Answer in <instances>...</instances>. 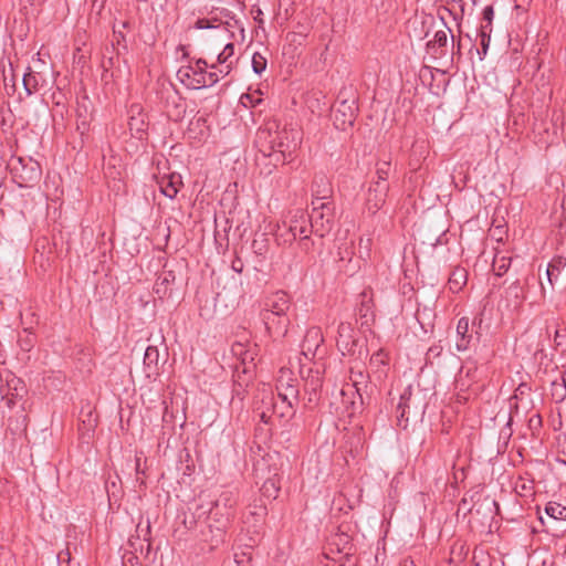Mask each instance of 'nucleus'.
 Here are the masks:
<instances>
[{
    "label": "nucleus",
    "mask_w": 566,
    "mask_h": 566,
    "mask_svg": "<svg viewBox=\"0 0 566 566\" xmlns=\"http://www.w3.org/2000/svg\"><path fill=\"white\" fill-rule=\"evenodd\" d=\"M302 134L294 128H279L277 125L259 128L255 146L263 158H269L275 168L279 164H290L301 145Z\"/></svg>",
    "instance_id": "1"
},
{
    "label": "nucleus",
    "mask_w": 566,
    "mask_h": 566,
    "mask_svg": "<svg viewBox=\"0 0 566 566\" xmlns=\"http://www.w3.org/2000/svg\"><path fill=\"white\" fill-rule=\"evenodd\" d=\"M427 399L426 392L419 388L409 385L400 395L397 405V421L399 426L407 427L409 416L422 417L426 412Z\"/></svg>",
    "instance_id": "2"
},
{
    "label": "nucleus",
    "mask_w": 566,
    "mask_h": 566,
    "mask_svg": "<svg viewBox=\"0 0 566 566\" xmlns=\"http://www.w3.org/2000/svg\"><path fill=\"white\" fill-rule=\"evenodd\" d=\"M324 364L313 363V366L302 365L300 374L303 379L304 406L308 409L315 408L321 400L323 387Z\"/></svg>",
    "instance_id": "3"
},
{
    "label": "nucleus",
    "mask_w": 566,
    "mask_h": 566,
    "mask_svg": "<svg viewBox=\"0 0 566 566\" xmlns=\"http://www.w3.org/2000/svg\"><path fill=\"white\" fill-rule=\"evenodd\" d=\"M336 346L342 356L354 357L355 360L361 361L367 357L368 350L366 346L355 335L352 323L340 322L337 327Z\"/></svg>",
    "instance_id": "4"
},
{
    "label": "nucleus",
    "mask_w": 566,
    "mask_h": 566,
    "mask_svg": "<svg viewBox=\"0 0 566 566\" xmlns=\"http://www.w3.org/2000/svg\"><path fill=\"white\" fill-rule=\"evenodd\" d=\"M335 206L333 201L319 202L308 214L311 231L318 238H324L334 226Z\"/></svg>",
    "instance_id": "5"
},
{
    "label": "nucleus",
    "mask_w": 566,
    "mask_h": 566,
    "mask_svg": "<svg viewBox=\"0 0 566 566\" xmlns=\"http://www.w3.org/2000/svg\"><path fill=\"white\" fill-rule=\"evenodd\" d=\"M357 112L358 107L355 98L339 101L334 112L335 126L342 130L352 127L355 123Z\"/></svg>",
    "instance_id": "6"
},
{
    "label": "nucleus",
    "mask_w": 566,
    "mask_h": 566,
    "mask_svg": "<svg viewBox=\"0 0 566 566\" xmlns=\"http://www.w3.org/2000/svg\"><path fill=\"white\" fill-rule=\"evenodd\" d=\"M389 191V182L370 181L365 199V207L370 214H375L385 205Z\"/></svg>",
    "instance_id": "7"
},
{
    "label": "nucleus",
    "mask_w": 566,
    "mask_h": 566,
    "mask_svg": "<svg viewBox=\"0 0 566 566\" xmlns=\"http://www.w3.org/2000/svg\"><path fill=\"white\" fill-rule=\"evenodd\" d=\"M261 319L263 321L268 334L273 340L282 339L286 336L291 319L289 314L286 315H274L268 313H260Z\"/></svg>",
    "instance_id": "8"
},
{
    "label": "nucleus",
    "mask_w": 566,
    "mask_h": 566,
    "mask_svg": "<svg viewBox=\"0 0 566 566\" xmlns=\"http://www.w3.org/2000/svg\"><path fill=\"white\" fill-rule=\"evenodd\" d=\"M128 128L133 137L144 139L147 136L148 122L147 115L143 112L139 104H133L128 111Z\"/></svg>",
    "instance_id": "9"
},
{
    "label": "nucleus",
    "mask_w": 566,
    "mask_h": 566,
    "mask_svg": "<svg viewBox=\"0 0 566 566\" xmlns=\"http://www.w3.org/2000/svg\"><path fill=\"white\" fill-rule=\"evenodd\" d=\"M192 75L195 81L199 82L200 88L213 86L219 82V75L216 72L207 71V69H216V64H208L205 59H197L191 63Z\"/></svg>",
    "instance_id": "10"
},
{
    "label": "nucleus",
    "mask_w": 566,
    "mask_h": 566,
    "mask_svg": "<svg viewBox=\"0 0 566 566\" xmlns=\"http://www.w3.org/2000/svg\"><path fill=\"white\" fill-rule=\"evenodd\" d=\"M323 343L324 337L322 329L317 326L310 327L306 331V334L301 345L302 355L308 360L314 359L318 354Z\"/></svg>",
    "instance_id": "11"
},
{
    "label": "nucleus",
    "mask_w": 566,
    "mask_h": 566,
    "mask_svg": "<svg viewBox=\"0 0 566 566\" xmlns=\"http://www.w3.org/2000/svg\"><path fill=\"white\" fill-rule=\"evenodd\" d=\"M311 233L313 231H311L308 214L301 209H296L289 222L290 239L284 240V242H291Z\"/></svg>",
    "instance_id": "12"
},
{
    "label": "nucleus",
    "mask_w": 566,
    "mask_h": 566,
    "mask_svg": "<svg viewBox=\"0 0 566 566\" xmlns=\"http://www.w3.org/2000/svg\"><path fill=\"white\" fill-rule=\"evenodd\" d=\"M168 266V264H165L163 272L157 276L154 284V292L159 298L170 296L177 284L176 271Z\"/></svg>",
    "instance_id": "13"
},
{
    "label": "nucleus",
    "mask_w": 566,
    "mask_h": 566,
    "mask_svg": "<svg viewBox=\"0 0 566 566\" xmlns=\"http://www.w3.org/2000/svg\"><path fill=\"white\" fill-rule=\"evenodd\" d=\"M291 307V301L286 292L277 291L270 295L264 303L261 313L286 315Z\"/></svg>",
    "instance_id": "14"
},
{
    "label": "nucleus",
    "mask_w": 566,
    "mask_h": 566,
    "mask_svg": "<svg viewBox=\"0 0 566 566\" xmlns=\"http://www.w3.org/2000/svg\"><path fill=\"white\" fill-rule=\"evenodd\" d=\"M232 352L234 355L241 358L240 364L235 367V373L238 374V382L241 385V376L240 373L244 375H249L251 377L254 371V354L250 350H247L242 344H234L232 346ZM245 382V379H242Z\"/></svg>",
    "instance_id": "15"
},
{
    "label": "nucleus",
    "mask_w": 566,
    "mask_h": 566,
    "mask_svg": "<svg viewBox=\"0 0 566 566\" xmlns=\"http://www.w3.org/2000/svg\"><path fill=\"white\" fill-rule=\"evenodd\" d=\"M92 119L91 101L87 96H84L82 99L77 101L76 107V130L81 136L88 133Z\"/></svg>",
    "instance_id": "16"
},
{
    "label": "nucleus",
    "mask_w": 566,
    "mask_h": 566,
    "mask_svg": "<svg viewBox=\"0 0 566 566\" xmlns=\"http://www.w3.org/2000/svg\"><path fill=\"white\" fill-rule=\"evenodd\" d=\"M388 356L384 349L374 353L369 359V368L378 381H382L387 377Z\"/></svg>",
    "instance_id": "17"
},
{
    "label": "nucleus",
    "mask_w": 566,
    "mask_h": 566,
    "mask_svg": "<svg viewBox=\"0 0 566 566\" xmlns=\"http://www.w3.org/2000/svg\"><path fill=\"white\" fill-rule=\"evenodd\" d=\"M127 52V45L123 44L122 49L116 48L114 42L111 45L105 46V51L102 59V67L105 73L116 67L119 62V56Z\"/></svg>",
    "instance_id": "18"
},
{
    "label": "nucleus",
    "mask_w": 566,
    "mask_h": 566,
    "mask_svg": "<svg viewBox=\"0 0 566 566\" xmlns=\"http://www.w3.org/2000/svg\"><path fill=\"white\" fill-rule=\"evenodd\" d=\"M360 297L361 301L357 307L356 315L360 319L361 326H369L375 319L373 300L367 296L366 292H363Z\"/></svg>",
    "instance_id": "19"
},
{
    "label": "nucleus",
    "mask_w": 566,
    "mask_h": 566,
    "mask_svg": "<svg viewBox=\"0 0 566 566\" xmlns=\"http://www.w3.org/2000/svg\"><path fill=\"white\" fill-rule=\"evenodd\" d=\"M457 343L455 347L459 352L469 349L473 339V334L469 332V318L461 317L457 324Z\"/></svg>",
    "instance_id": "20"
},
{
    "label": "nucleus",
    "mask_w": 566,
    "mask_h": 566,
    "mask_svg": "<svg viewBox=\"0 0 566 566\" xmlns=\"http://www.w3.org/2000/svg\"><path fill=\"white\" fill-rule=\"evenodd\" d=\"M263 408L258 407L255 409V413L265 426H270L272 423V416L277 412V402H275L274 397L272 395L264 396L262 398Z\"/></svg>",
    "instance_id": "21"
},
{
    "label": "nucleus",
    "mask_w": 566,
    "mask_h": 566,
    "mask_svg": "<svg viewBox=\"0 0 566 566\" xmlns=\"http://www.w3.org/2000/svg\"><path fill=\"white\" fill-rule=\"evenodd\" d=\"M97 426V416L93 410L82 411L78 423V431L83 439H90Z\"/></svg>",
    "instance_id": "22"
},
{
    "label": "nucleus",
    "mask_w": 566,
    "mask_h": 566,
    "mask_svg": "<svg viewBox=\"0 0 566 566\" xmlns=\"http://www.w3.org/2000/svg\"><path fill=\"white\" fill-rule=\"evenodd\" d=\"M159 364V349L157 346L149 345L145 349L144 355V369L147 377L157 374Z\"/></svg>",
    "instance_id": "23"
},
{
    "label": "nucleus",
    "mask_w": 566,
    "mask_h": 566,
    "mask_svg": "<svg viewBox=\"0 0 566 566\" xmlns=\"http://www.w3.org/2000/svg\"><path fill=\"white\" fill-rule=\"evenodd\" d=\"M566 265V260L563 256H555L546 266V279L551 289H554L555 283Z\"/></svg>",
    "instance_id": "24"
},
{
    "label": "nucleus",
    "mask_w": 566,
    "mask_h": 566,
    "mask_svg": "<svg viewBox=\"0 0 566 566\" xmlns=\"http://www.w3.org/2000/svg\"><path fill=\"white\" fill-rule=\"evenodd\" d=\"M182 185L181 176L180 175H170L168 177H164L160 182V189L161 192L172 199L177 196L179 191V187Z\"/></svg>",
    "instance_id": "25"
},
{
    "label": "nucleus",
    "mask_w": 566,
    "mask_h": 566,
    "mask_svg": "<svg viewBox=\"0 0 566 566\" xmlns=\"http://www.w3.org/2000/svg\"><path fill=\"white\" fill-rule=\"evenodd\" d=\"M468 273L464 268L457 266L449 275V287L452 292H459L467 284Z\"/></svg>",
    "instance_id": "26"
},
{
    "label": "nucleus",
    "mask_w": 566,
    "mask_h": 566,
    "mask_svg": "<svg viewBox=\"0 0 566 566\" xmlns=\"http://www.w3.org/2000/svg\"><path fill=\"white\" fill-rule=\"evenodd\" d=\"M233 516V514L223 511L222 509H220L219 515H214L213 505L209 511V518L214 522V527L220 533H223L227 530ZM210 527H213V524H210Z\"/></svg>",
    "instance_id": "27"
},
{
    "label": "nucleus",
    "mask_w": 566,
    "mask_h": 566,
    "mask_svg": "<svg viewBox=\"0 0 566 566\" xmlns=\"http://www.w3.org/2000/svg\"><path fill=\"white\" fill-rule=\"evenodd\" d=\"M369 378L370 375L366 374L364 370H355L354 367H350V380L353 381V387L359 397L360 405L364 403L363 395L360 392L361 386L367 387Z\"/></svg>",
    "instance_id": "28"
},
{
    "label": "nucleus",
    "mask_w": 566,
    "mask_h": 566,
    "mask_svg": "<svg viewBox=\"0 0 566 566\" xmlns=\"http://www.w3.org/2000/svg\"><path fill=\"white\" fill-rule=\"evenodd\" d=\"M212 505L214 515H219L220 509L234 515L235 500L230 492H223Z\"/></svg>",
    "instance_id": "29"
},
{
    "label": "nucleus",
    "mask_w": 566,
    "mask_h": 566,
    "mask_svg": "<svg viewBox=\"0 0 566 566\" xmlns=\"http://www.w3.org/2000/svg\"><path fill=\"white\" fill-rule=\"evenodd\" d=\"M177 77L188 88H192V90L200 88L199 82L195 81L196 77H195V75H192L191 63H189L188 65L181 66L177 71Z\"/></svg>",
    "instance_id": "30"
},
{
    "label": "nucleus",
    "mask_w": 566,
    "mask_h": 566,
    "mask_svg": "<svg viewBox=\"0 0 566 566\" xmlns=\"http://www.w3.org/2000/svg\"><path fill=\"white\" fill-rule=\"evenodd\" d=\"M319 181L323 185V191H314L313 199H312V206L315 208V206H319V202H327L332 201V188L329 185L328 179L325 176H319Z\"/></svg>",
    "instance_id": "31"
},
{
    "label": "nucleus",
    "mask_w": 566,
    "mask_h": 566,
    "mask_svg": "<svg viewBox=\"0 0 566 566\" xmlns=\"http://www.w3.org/2000/svg\"><path fill=\"white\" fill-rule=\"evenodd\" d=\"M538 335H535L533 333H525L523 334L518 339V348L522 347V345H527V352L530 354H533L534 356H537V354L543 353V348H539L538 343Z\"/></svg>",
    "instance_id": "32"
},
{
    "label": "nucleus",
    "mask_w": 566,
    "mask_h": 566,
    "mask_svg": "<svg viewBox=\"0 0 566 566\" xmlns=\"http://www.w3.org/2000/svg\"><path fill=\"white\" fill-rule=\"evenodd\" d=\"M468 548L464 543L457 542L452 545L449 564L450 566H460L467 557Z\"/></svg>",
    "instance_id": "33"
},
{
    "label": "nucleus",
    "mask_w": 566,
    "mask_h": 566,
    "mask_svg": "<svg viewBox=\"0 0 566 566\" xmlns=\"http://www.w3.org/2000/svg\"><path fill=\"white\" fill-rule=\"evenodd\" d=\"M448 32L451 33V29L447 28V30H438L434 33V36L431 41L427 43L428 51L432 53H438V49H442L448 43Z\"/></svg>",
    "instance_id": "34"
},
{
    "label": "nucleus",
    "mask_w": 566,
    "mask_h": 566,
    "mask_svg": "<svg viewBox=\"0 0 566 566\" xmlns=\"http://www.w3.org/2000/svg\"><path fill=\"white\" fill-rule=\"evenodd\" d=\"M210 14L213 22L223 23L229 28L238 24V20L234 19L233 13L228 9H213Z\"/></svg>",
    "instance_id": "35"
},
{
    "label": "nucleus",
    "mask_w": 566,
    "mask_h": 566,
    "mask_svg": "<svg viewBox=\"0 0 566 566\" xmlns=\"http://www.w3.org/2000/svg\"><path fill=\"white\" fill-rule=\"evenodd\" d=\"M494 509H497V503L492 500L490 496L481 497L479 495V499L476 502L473 503L471 507H469L470 513H478L480 514L483 511L492 513Z\"/></svg>",
    "instance_id": "36"
},
{
    "label": "nucleus",
    "mask_w": 566,
    "mask_h": 566,
    "mask_svg": "<svg viewBox=\"0 0 566 566\" xmlns=\"http://www.w3.org/2000/svg\"><path fill=\"white\" fill-rule=\"evenodd\" d=\"M545 513L554 521H566V506L557 502H548Z\"/></svg>",
    "instance_id": "37"
},
{
    "label": "nucleus",
    "mask_w": 566,
    "mask_h": 566,
    "mask_svg": "<svg viewBox=\"0 0 566 566\" xmlns=\"http://www.w3.org/2000/svg\"><path fill=\"white\" fill-rule=\"evenodd\" d=\"M551 395L555 402H563L566 398V377H562L560 381L554 380L551 385Z\"/></svg>",
    "instance_id": "38"
},
{
    "label": "nucleus",
    "mask_w": 566,
    "mask_h": 566,
    "mask_svg": "<svg viewBox=\"0 0 566 566\" xmlns=\"http://www.w3.org/2000/svg\"><path fill=\"white\" fill-rule=\"evenodd\" d=\"M35 343L36 336L29 328H24L22 333L19 334L18 345L23 352H30Z\"/></svg>",
    "instance_id": "39"
},
{
    "label": "nucleus",
    "mask_w": 566,
    "mask_h": 566,
    "mask_svg": "<svg viewBox=\"0 0 566 566\" xmlns=\"http://www.w3.org/2000/svg\"><path fill=\"white\" fill-rule=\"evenodd\" d=\"M511 262H512V259L509 256L495 255L493 263H492V269H493L494 274L497 276L504 275L507 272V270L510 269Z\"/></svg>",
    "instance_id": "40"
},
{
    "label": "nucleus",
    "mask_w": 566,
    "mask_h": 566,
    "mask_svg": "<svg viewBox=\"0 0 566 566\" xmlns=\"http://www.w3.org/2000/svg\"><path fill=\"white\" fill-rule=\"evenodd\" d=\"M493 18H494V9H493V7L492 6H486L483 9V12H482L483 23L481 24L479 32L485 31V33L491 34L492 33V21H493Z\"/></svg>",
    "instance_id": "41"
},
{
    "label": "nucleus",
    "mask_w": 566,
    "mask_h": 566,
    "mask_svg": "<svg viewBox=\"0 0 566 566\" xmlns=\"http://www.w3.org/2000/svg\"><path fill=\"white\" fill-rule=\"evenodd\" d=\"M22 83L28 96L32 95L38 91L36 75L30 69L28 73H24Z\"/></svg>",
    "instance_id": "42"
},
{
    "label": "nucleus",
    "mask_w": 566,
    "mask_h": 566,
    "mask_svg": "<svg viewBox=\"0 0 566 566\" xmlns=\"http://www.w3.org/2000/svg\"><path fill=\"white\" fill-rule=\"evenodd\" d=\"M233 55H234V44L233 43L226 44L223 50L217 56V64H219V65L231 64V66L233 67V61L231 60Z\"/></svg>",
    "instance_id": "43"
},
{
    "label": "nucleus",
    "mask_w": 566,
    "mask_h": 566,
    "mask_svg": "<svg viewBox=\"0 0 566 566\" xmlns=\"http://www.w3.org/2000/svg\"><path fill=\"white\" fill-rule=\"evenodd\" d=\"M298 395V389H291V392H282L277 395V397L281 399L282 405L286 406V409H289L291 415H295V410L293 409V400H297Z\"/></svg>",
    "instance_id": "44"
},
{
    "label": "nucleus",
    "mask_w": 566,
    "mask_h": 566,
    "mask_svg": "<svg viewBox=\"0 0 566 566\" xmlns=\"http://www.w3.org/2000/svg\"><path fill=\"white\" fill-rule=\"evenodd\" d=\"M390 172V163L389 161H380L376 167V179H373V182H388Z\"/></svg>",
    "instance_id": "45"
},
{
    "label": "nucleus",
    "mask_w": 566,
    "mask_h": 566,
    "mask_svg": "<svg viewBox=\"0 0 566 566\" xmlns=\"http://www.w3.org/2000/svg\"><path fill=\"white\" fill-rule=\"evenodd\" d=\"M266 65H268V60L266 57L259 53V52H254L253 55H252V70L255 74L258 75H261L265 69H266Z\"/></svg>",
    "instance_id": "46"
},
{
    "label": "nucleus",
    "mask_w": 566,
    "mask_h": 566,
    "mask_svg": "<svg viewBox=\"0 0 566 566\" xmlns=\"http://www.w3.org/2000/svg\"><path fill=\"white\" fill-rule=\"evenodd\" d=\"M250 515L255 517L256 522L263 520L268 514L266 506L262 500H259V502L255 501L252 505H250Z\"/></svg>",
    "instance_id": "47"
},
{
    "label": "nucleus",
    "mask_w": 566,
    "mask_h": 566,
    "mask_svg": "<svg viewBox=\"0 0 566 566\" xmlns=\"http://www.w3.org/2000/svg\"><path fill=\"white\" fill-rule=\"evenodd\" d=\"M443 347L440 344L430 346L426 353V363L431 366L434 365L436 360L441 357Z\"/></svg>",
    "instance_id": "48"
},
{
    "label": "nucleus",
    "mask_w": 566,
    "mask_h": 566,
    "mask_svg": "<svg viewBox=\"0 0 566 566\" xmlns=\"http://www.w3.org/2000/svg\"><path fill=\"white\" fill-rule=\"evenodd\" d=\"M261 491L264 496L275 499L280 489L275 485L273 480L269 479L263 483Z\"/></svg>",
    "instance_id": "49"
},
{
    "label": "nucleus",
    "mask_w": 566,
    "mask_h": 566,
    "mask_svg": "<svg viewBox=\"0 0 566 566\" xmlns=\"http://www.w3.org/2000/svg\"><path fill=\"white\" fill-rule=\"evenodd\" d=\"M479 36H480L481 50H478V54L480 55V60L482 61L488 53V50L490 46V41H491V34H488V33H485V31H483V32H479Z\"/></svg>",
    "instance_id": "50"
},
{
    "label": "nucleus",
    "mask_w": 566,
    "mask_h": 566,
    "mask_svg": "<svg viewBox=\"0 0 566 566\" xmlns=\"http://www.w3.org/2000/svg\"><path fill=\"white\" fill-rule=\"evenodd\" d=\"M266 238H265V234H261V240L259 239H254L253 242H252V249L253 251L259 254V255H262L265 250H266Z\"/></svg>",
    "instance_id": "51"
},
{
    "label": "nucleus",
    "mask_w": 566,
    "mask_h": 566,
    "mask_svg": "<svg viewBox=\"0 0 566 566\" xmlns=\"http://www.w3.org/2000/svg\"><path fill=\"white\" fill-rule=\"evenodd\" d=\"M298 245L302 251H304L305 253H308L312 251V249L314 247V241L310 238V234H306L298 239Z\"/></svg>",
    "instance_id": "52"
},
{
    "label": "nucleus",
    "mask_w": 566,
    "mask_h": 566,
    "mask_svg": "<svg viewBox=\"0 0 566 566\" xmlns=\"http://www.w3.org/2000/svg\"><path fill=\"white\" fill-rule=\"evenodd\" d=\"M554 342H555L556 348H559V347H563L566 345V328L555 331Z\"/></svg>",
    "instance_id": "53"
},
{
    "label": "nucleus",
    "mask_w": 566,
    "mask_h": 566,
    "mask_svg": "<svg viewBox=\"0 0 566 566\" xmlns=\"http://www.w3.org/2000/svg\"><path fill=\"white\" fill-rule=\"evenodd\" d=\"M71 562V552L69 548L61 551L57 554V565L59 566H70Z\"/></svg>",
    "instance_id": "54"
},
{
    "label": "nucleus",
    "mask_w": 566,
    "mask_h": 566,
    "mask_svg": "<svg viewBox=\"0 0 566 566\" xmlns=\"http://www.w3.org/2000/svg\"><path fill=\"white\" fill-rule=\"evenodd\" d=\"M509 292L513 294L516 298H524L523 287L521 286L518 281H515L510 285Z\"/></svg>",
    "instance_id": "55"
},
{
    "label": "nucleus",
    "mask_w": 566,
    "mask_h": 566,
    "mask_svg": "<svg viewBox=\"0 0 566 566\" xmlns=\"http://www.w3.org/2000/svg\"><path fill=\"white\" fill-rule=\"evenodd\" d=\"M211 71L216 72L219 75V80H220V78L226 77L232 71V66H231V64H226V65H220L218 67V65L216 64V69H213Z\"/></svg>",
    "instance_id": "56"
},
{
    "label": "nucleus",
    "mask_w": 566,
    "mask_h": 566,
    "mask_svg": "<svg viewBox=\"0 0 566 566\" xmlns=\"http://www.w3.org/2000/svg\"><path fill=\"white\" fill-rule=\"evenodd\" d=\"M214 22L212 21V18L210 19H198L195 23V28L196 29H200V30H203V29H211V28H214Z\"/></svg>",
    "instance_id": "57"
},
{
    "label": "nucleus",
    "mask_w": 566,
    "mask_h": 566,
    "mask_svg": "<svg viewBox=\"0 0 566 566\" xmlns=\"http://www.w3.org/2000/svg\"><path fill=\"white\" fill-rule=\"evenodd\" d=\"M112 42L115 43L116 48H120L122 49V45L126 44V40H125L124 33L123 32L114 31Z\"/></svg>",
    "instance_id": "58"
},
{
    "label": "nucleus",
    "mask_w": 566,
    "mask_h": 566,
    "mask_svg": "<svg viewBox=\"0 0 566 566\" xmlns=\"http://www.w3.org/2000/svg\"><path fill=\"white\" fill-rule=\"evenodd\" d=\"M528 426L533 430H537L542 427V417L539 415H534L528 420Z\"/></svg>",
    "instance_id": "59"
},
{
    "label": "nucleus",
    "mask_w": 566,
    "mask_h": 566,
    "mask_svg": "<svg viewBox=\"0 0 566 566\" xmlns=\"http://www.w3.org/2000/svg\"><path fill=\"white\" fill-rule=\"evenodd\" d=\"M291 389H297V388L295 385L290 384V382L284 384L283 381H280V384L277 385L279 394L291 392Z\"/></svg>",
    "instance_id": "60"
},
{
    "label": "nucleus",
    "mask_w": 566,
    "mask_h": 566,
    "mask_svg": "<svg viewBox=\"0 0 566 566\" xmlns=\"http://www.w3.org/2000/svg\"><path fill=\"white\" fill-rule=\"evenodd\" d=\"M231 268L234 272L237 273H242L243 272V268H244V264H243V261L237 256L233 261H232V264H231Z\"/></svg>",
    "instance_id": "61"
},
{
    "label": "nucleus",
    "mask_w": 566,
    "mask_h": 566,
    "mask_svg": "<svg viewBox=\"0 0 566 566\" xmlns=\"http://www.w3.org/2000/svg\"><path fill=\"white\" fill-rule=\"evenodd\" d=\"M307 34H308V28L305 25H300V31H294L292 33H289L287 36L295 38L296 35H300V36L306 38ZM292 41H295V39H292Z\"/></svg>",
    "instance_id": "62"
},
{
    "label": "nucleus",
    "mask_w": 566,
    "mask_h": 566,
    "mask_svg": "<svg viewBox=\"0 0 566 566\" xmlns=\"http://www.w3.org/2000/svg\"><path fill=\"white\" fill-rule=\"evenodd\" d=\"M270 431H271V428H263V427H261V426H258V427L255 428V436H256V437H258V436H264V437H266V436H269Z\"/></svg>",
    "instance_id": "63"
},
{
    "label": "nucleus",
    "mask_w": 566,
    "mask_h": 566,
    "mask_svg": "<svg viewBox=\"0 0 566 566\" xmlns=\"http://www.w3.org/2000/svg\"><path fill=\"white\" fill-rule=\"evenodd\" d=\"M279 406H277V412L280 417H294L295 415H291V412L289 411V409H286V406L285 405H282L281 407V410H279Z\"/></svg>",
    "instance_id": "64"
}]
</instances>
